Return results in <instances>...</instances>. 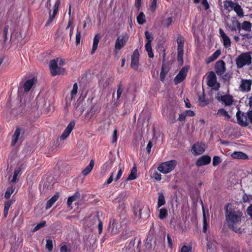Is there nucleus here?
Returning <instances> with one entry per match:
<instances>
[{
	"instance_id": "45",
	"label": "nucleus",
	"mask_w": 252,
	"mask_h": 252,
	"mask_svg": "<svg viewBox=\"0 0 252 252\" xmlns=\"http://www.w3.org/2000/svg\"><path fill=\"white\" fill-rule=\"evenodd\" d=\"M46 248L49 251H52L53 250V242L51 239L46 240Z\"/></svg>"
},
{
	"instance_id": "21",
	"label": "nucleus",
	"mask_w": 252,
	"mask_h": 252,
	"mask_svg": "<svg viewBox=\"0 0 252 252\" xmlns=\"http://www.w3.org/2000/svg\"><path fill=\"white\" fill-rule=\"evenodd\" d=\"M252 83L250 80H242L240 86V90L244 92H249L251 90Z\"/></svg>"
},
{
	"instance_id": "53",
	"label": "nucleus",
	"mask_w": 252,
	"mask_h": 252,
	"mask_svg": "<svg viewBox=\"0 0 252 252\" xmlns=\"http://www.w3.org/2000/svg\"><path fill=\"white\" fill-rule=\"evenodd\" d=\"M166 73L167 71L164 70V67L162 66L160 73V79L161 81H163L164 80Z\"/></svg>"
},
{
	"instance_id": "58",
	"label": "nucleus",
	"mask_w": 252,
	"mask_h": 252,
	"mask_svg": "<svg viewBox=\"0 0 252 252\" xmlns=\"http://www.w3.org/2000/svg\"><path fill=\"white\" fill-rule=\"evenodd\" d=\"M172 22V18L171 17H168L164 21V25L166 27H169Z\"/></svg>"
},
{
	"instance_id": "44",
	"label": "nucleus",
	"mask_w": 252,
	"mask_h": 252,
	"mask_svg": "<svg viewBox=\"0 0 252 252\" xmlns=\"http://www.w3.org/2000/svg\"><path fill=\"white\" fill-rule=\"evenodd\" d=\"M165 203V199L163 194L162 193H159L158 194V205H164Z\"/></svg>"
},
{
	"instance_id": "50",
	"label": "nucleus",
	"mask_w": 252,
	"mask_h": 252,
	"mask_svg": "<svg viewBox=\"0 0 252 252\" xmlns=\"http://www.w3.org/2000/svg\"><path fill=\"white\" fill-rule=\"evenodd\" d=\"M60 0H57L54 6H53V13L57 14L58 10H59V7L60 5Z\"/></svg>"
},
{
	"instance_id": "61",
	"label": "nucleus",
	"mask_w": 252,
	"mask_h": 252,
	"mask_svg": "<svg viewBox=\"0 0 252 252\" xmlns=\"http://www.w3.org/2000/svg\"><path fill=\"white\" fill-rule=\"evenodd\" d=\"M220 55V51L219 50H218L216 51L212 55V58H214V59L215 60L217 59Z\"/></svg>"
},
{
	"instance_id": "10",
	"label": "nucleus",
	"mask_w": 252,
	"mask_h": 252,
	"mask_svg": "<svg viewBox=\"0 0 252 252\" xmlns=\"http://www.w3.org/2000/svg\"><path fill=\"white\" fill-rule=\"evenodd\" d=\"M207 84L209 87L214 89H218L220 87L219 84L217 81L216 74L213 72L209 73L207 77Z\"/></svg>"
},
{
	"instance_id": "51",
	"label": "nucleus",
	"mask_w": 252,
	"mask_h": 252,
	"mask_svg": "<svg viewBox=\"0 0 252 252\" xmlns=\"http://www.w3.org/2000/svg\"><path fill=\"white\" fill-rule=\"evenodd\" d=\"M116 223V220L113 218H112L109 220V227L112 229V231L114 230L115 224Z\"/></svg>"
},
{
	"instance_id": "17",
	"label": "nucleus",
	"mask_w": 252,
	"mask_h": 252,
	"mask_svg": "<svg viewBox=\"0 0 252 252\" xmlns=\"http://www.w3.org/2000/svg\"><path fill=\"white\" fill-rule=\"evenodd\" d=\"M219 33L223 42V45L225 48L229 47L231 45V41L229 36L226 35L222 29H219Z\"/></svg>"
},
{
	"instance_id": "48",
	"label": "nucleus",
	"mask_w": 252,
	"mask_h": 252,
	"mask_svg": "<svg viewBox=\"0 0 252 252\" xmlns=\"http://www.w3.org/2000/svg\"><path fill=\"white\" fill-rule=\"evenodd\" d=\"M167 239L168 248H169L171 249H172L173 245V240L171 235L169 234H167Z\"/></svg>"
},
{
	"instance_id": "24",
	"label": "nucleus",
	"mask_w": 252,
	"mask_h": 252,
	"mask_svg": "<svg viewBox=\"0 0 252 252\" xmlns=\"http://www.w3.org/2000/svg\"><path fill=\"white\" fill-rule=\"evenodd\" d=\"M190 197L192 200L193 205H203L202 201L199 198L198 193L197 190H195L194 193H190Z\"/></svg>"
},
{
	"instance_id": "55",
	"label": "nucleus",
	"mask_w": 252,
	"mask_h": 252,
	"mask_svg": "<svg viewBox=\"0 0 252 252\" xmlns=\"http://www.w3.org/2000/svg\"><path fill=\"white\" fill-rule=\"evenodd\" d=\"M116 169H117V167H116L114 169L113 171L111 173L110 177L108 179L106 182L105 183L106 185L110 184L113 181L114 173V172L116 171Z\"/></svg>"
},
{
	"instance_id": "23",
	"label": "nucleus",
	"mask_w": 252,
	"mask_h": 252,
	"mask_svg": "<svg viewBox=\"0 0 252 252\" xmlns=\"http://www.w3.org/2000/svg\"><path fill=\"white\" fill-rule=\"evenodd\" d=\"M202 209L203 213V232H206L208 226V223L207 221V217H209V213L208 211H207V214L206 215L205 210V206H202Z\"/></svg>"
},
{
	"instance_id": "42",
	"label": "nucleus",
	"mask_w": 252,
	"mask_h": 252,
	"mask_svg": "<svg viewBox=\"0 0 252 252\" xmlns=\"http://www.w3.org/2000/svg\"><path fill=\"white\" fill-rule=\"evenodd\" d=\"M243 200L244 202L249 203L250 205H252V196H248L246 194H245L243 196Z\"/></svg>"
},
{
	"instance_id": "33",
	"label": "nucleus",
	"mask_w": 252,
	"mask_h": 252,
	"mask_svg": "<svg viewBox=\"0 0 252 252\" xmlns=\"http://www.w3.org/2000/svg\"><path fill=\"white\" fill-rule=\"evenodd\" d=\"M217 115L220 117H224V119L226 120H228L230 118L228 112L222 108L218 110Z\"/></svg>"
},
{
	"instance_id": "43",
	"label": "nucleus",
	"mask_w": 252,
	"mask_h": 252,
	"mask_svg": "<svg viewBox=\"0 0 252 252\" xmlns=\"http://www.w3.org/2000/svg\"><path fill=\"white\" fill-rule=\"evenodd\" d=\"M145 35L146 39V43H151L153 40V37L152 34L150 33L149 32L146 31L145 32Z\"/></svg>"
},
{
	"instance_id": "52",
	"label": "nucleus",
	"mask_w": 252,
	"mask_h": 252,
	"mask_svg": "<svg viewBox=\"0 0 252 252\" xmlns=\"http://www.w3.org/2000/svg\"><path fill=\"white\" fill-rule=\"evenodd\" d=\"M60 251L61 252H71V249L69 246L64 245L61 247Z\"/></svg>"
},
{
	"instance_id": "25",
	"label": "nucleus",
	"mask_w": 252,
	"mask_h": 252,
	"mask_svg": "<svg viewBox=\"0 0 252 252\" xmlns=\"http://www.w3.org/2000/svg\"><path fill=\"white\" fill-rule=\"evenodd\" d=\"M231 157L233 158L245 159L248 158V156L241 152H234L231 154Z\"/></svg>"
},
{
	"instance_id": "38",
	"label": "nucleus",
	"mask_w": 252,
	"mask_h": 252,
	"mask_svg": "<svg viewBox=\"0 0 252 252\" xmlns=\"http://www.w3.org/2000/svg\"><path fill=\"white\" fill-rule=\"evenodd\" d=\"M158 0H151L149 5L150 10L154 12L157 7Z\"/></svg>"
},
{
	"instance_id": "16",
	"label": "nucleus",
	"mask_w": 252,
	"mask_h": 252,
	"mask_svg": "<svg viewBox=\"0 0 252 252\" xmlns=\"http://www.w3.org/2000/svg\"><path fill=\"white\" fill-rule=\"evenodd\" d=\"M74 121L70 122V123L67 126L66 128L64 129L62 135L61 136V139L65 140V139H66L69 135L70 133H71L73 129L74 128Z\"/></svg>"
},
{
	"instance_id": "19",
	"label": "nucleus",
	"mask_w": 252,
	"mask_h": 252,
	"mask_svg": "<svg viewBox=\"0 0 252 252\" xmlns=\"http://www.w3.org/2000/svg\"><path fill=\"white\" fill-rule=\"evenodd\" d=\"M25 166L23 164H22L16 169H15L12 177L11 178H9V183H14L17 181L18 176L21 175L22 170H23Z\"/></svg>"
},
{
	"instance_id": "59",
	"label": "nucleus",
	"mask_w": 252,
	"mask_h": 252,
	"mask_svg": "<svg viewBox=\"0 0 252 252\" xmlns=\"http://www.w3.org/2000/svg\"><path fill=\"white\" fill-rule=\"evenodd\" d=\"M10 206H4L3 210V218H6L7 216L8 211L9 210Z\"/></svg>"
},
{
	"instance_id": "3",
	"label": "nucleus",
	"mask_w": 252,
	"mask_h": 252,
	"mask_svg": "<svg viewBox=\"0 0 252 252\" xmlns=\"http://www.w3.org/2000/svg\"><path fill=\"white\" fill-rule=\"evenodd\" d=\"M176 160H171L161 163L158 167V170L163 173L167 174L173 171L177 166Z\"/></svg>"
},
{
	"instance_id": "34",
	"label": "nucleus",
	"mask_w": 252,
	"mask_h": 252,
	"mask_svg": "<svg viewBox=\"0 0 252 252\" xmlns=\"http://www.w3.org/2000/svg\"><path fill=\"white\" fill-rule=\"evenodd\" d=\"M252 24L248 21H244L242 23L241 26V29L250 32L251 31Z\"/></svg>"
},
{
	"instance_id": "9",
	"label": "nucleus",
	"mask_w": 252,
	"mask_h": 252,
	"mask_svg": "<svg viewBox=\"0 0 252 252\" xmlns=\"http://www.w3.org/2000/svg\"><path fill=\"white\" fill-rule=\"evenodd\" d=\"M247 113H244L238 110L236 113V118L238 124L242 126H247L249 125Z\"/></svg>"
},
{
	"instance_id": "30",
	"label": "nucleus",
	"mask_w": 252,
	"mask_h": 252,
	"mask_svg": "<svg viewBox=\"0 0 252 252\" xmlns=\"http://www.w3.org/2000/svg\"><path fill=\"white\" fill-rule=\"evenodd\" d=\"M80 197V193L76 192L73 195L68 197L67 201V205H71L74 201L77 200Z\"/></svg>"
},
{
	"instance_id": "36",
	"label": "nucleus",
	"mask_w": 252,
	"mask_h": 252,
	"mask_svg": "<svg viewBox=\"0 0 252 252\" xmlns=\"http://www.w3.org/2000/svg\"><path fill=\"white\" fill-rule=\"evenodd\" d=\"M137 21L139 24L143 25L145 22V16L143 12H141L137 17Z\"/></svg>"
},
{
	"instance_id": "49",
	"label": "nucleus",
	"mask_w": 252,
	"mask_h": 252,
	"mask_svg": "<svg viewBox=\"0 0 252 252\" xmlns=\"http://www.w3.org/2000/svg\"><path fill=\"white\" fill-rule=\"evenodd\" d=\"M60 0H57L54 6H53V13L57 14L58 10H59V7L60 5Z\"/></svg>"
},
{
	"instance_id": "32",
	"label": "nucleus",
	"mask_w": 252,
	"mask_h": 252,
	"mask_svg": "<svg viewBox=\"0 0 252 252\" xmlns=\"http://www.w3.org/2000/svg\"><path fill=\"white\" fill-rule=\"evenodd\" d=\"M137 178V168L135 166L133 167L130 171V173L128 175L126 180L131 181L136 179Z\"/></svg>"
},
{
	"instance_id": "7",
	"label": "nucleus",
	"mask_w": 252,
	"mask_h": 252,
	"mask_svg": "<svg viewBox=\"0 0 252 252\" xmlns=\"http://www.w3.org/2000/svg\"><path fill=\"white\" fill-rule=\"evenodd\" d=\"M49 67L51 73L53 76L61 74H63L65 72V69L58 65H56V63L54 61H51L50 62Z\"/></svg>"
},
{
	"instance_id": "31",
	"label": "nucleus",
	"mask_w": 252,
	"mask_h": 252,
	"mask_svg": "<svg viewBox=\"0 0 252 252\" xmlns=\"http://www.w3.org/2000/svg\"><path fill=\"white\" fill-rule=\"evenodd\" d=\"M233 10L237 13V15L240 17H243L244 12L243 10L240 5L238 3H236L234 5Z\"/></svg>"
},
{
	"instance_id": "20",
	"label": "nucleus",
	"mask_w": 252,
	"mask_h": 252,
	"mask_svg": "<svg viewBox=\"0 0 252 252\" xmlns=\"http://www.w3.org/2000/svg\"><path fill=\"white\" fill-rule=\"evenodd\" d=\"M78 90V85L76 83L74 84L73 88L70 92V94L66 96V102L67 103L70 102V101L74 99L77 95Z\"/></svg>"
},
{
	"instance_id": "12",
	"label": "nucleus",
	"mask_w": 252,
	"mask_h": 252,
	"mask_svg": "<svg viewBox=\"0 0 252 252\" xmlns=\"http://www.w3.org/2000/svg\"><path fill=\"white\" fill-rule=\"evenodd\" d=\"M189 68L187 66L183 67L179 71V73L174 78L175 84H178L182 82L186 77L187 73Z\"/></svg>"
},
{
	"instance_id": "37",
	"label": "nucleus",
	"mask_w": 252,
	"mask_h": 252,
	"mask_svg": "<svg viewBox=\"0 0 252 252\" xmlns=\"http://www.w3.org/2000/svg\"><path fill=\"white\" fill-rule=\"evenodd\" d=\"M145 49H146V50L147 51V52H148L149 57L150 58H153L154 55L152 52L151 43H146Z\"/></svg>"
},
{
	"instance_id": "35",
	"label": "nucleus",
	"mask_w": 252,
	"mask_h": 252,
	"mask_svg": "<svg viewBox=\"0 0 252 252\" xmlns=\"http://www.w3.org/2000/svg\"><path fill=\"white\" fill-rule=\"evenodd\" d=\"M168 214V210L166 208H161L159 210L158 218L160 220L164 219Z\"/></svg>"
},
{
	"instance_id": "11",
	"label": "nucleus",
	"mask_w": 252,
	"mask_h": 252,
	"mask_svg": "<svg viewBox=\"0 0 252 252\" xmlns=\"http://www.w3.org/2000/svg\"><path fill=\"white\" fill-rule=\"evenodd\" d=\"M206 148V146L204 144L197 143L192 146L191 151L194 155H198L204 153Z\"/></svg>"
},
{
	"instance_id": "27",
	"label": "nucleus",
	"mask_w": 252,
	"mask_h": 252,
	"mask_svg": "<svg viewBox=\"0 0 252 252\" xmlns=\"http://www.w3.org/2000/svg\"><path fill=\"white\" fill-rule=\"evenodd\" d=\"M100 39V37L98 34H96L94 36V40H93V47L91 51V54L93 55L94 54V53L95 52L96 50L97 49L98 44L99 43V40Z\"/></svg>"
},
{
	"instance_id": "15",
	"label": "nucleus",
	"mask_w": 252,
	"mask_h": 252,
	"mask_svg": "<svg viewBox=\"0 0 252 252\" xmlns=\"http://www.w3.org/2000/svg\"><path fill=\"white\" fill-rule=\"evenodd\" d=\"M225 63L222 60H220L216 62L215 66V71L219 75H222L225 71Z\"/></svg>"
},
{
	"instance_id": "40",
	"label": "nucleus",
	"mask_w": 252,
	"mask_h": 252,
	"mask_svg": "<svg viewBox=\"0 0 252 252\" xmlns=\"http://www.w3.org/2000/svg\"><path fill=\"white\" fill-rule=\"evenodd\" d=\"M15 190V187H10L6 189V191L5 193V197L6 198H8L10 197L11 194L14 192Z\"/></svg>"
},
{
	"instance_id": "29",
	"label": "nucleus",
	"mask_w": 252,
	"mask_h": 252,
	"mask_svg": "<svg viewBox=\"0 0 252 252\" xmlns=\"http://www.w3.org/2000/svg\"><path fill=\"white\" fill-rule=\"evenodd\" d=\"M20 129L19 128H16L12 137L11 143L12 145H15L16 142L18 141L20 135Z\"/></svg>"
},
{
	"instance_id": "47",
	"label": "nucleus",
	"mask_w": 252,
	"mask_h": 252,
	"mask_svg": "<svg viewBox=\"0 0 252 252\" xmlns=\"http://www.w3.org/2000/svg\"><path fill=\"white\" fill-rule=\"evenodd\" d=\"M118 172L117 173V175L115 178V180L118 181L122 176L123 172V169L121 165H119L118 167Z\"/></svg>"
},
{
	"instance_id": "62",
	"label": "nucleus",
	"mask_w": 252,
	"mask_h": 252,
	"mask_svg": "<svg viewBox=\"0 0 252 252\" xmlns=\"http://www.w3.org/2000/svg\"><path fill=\"white\" fill-rule=\"evenodd\" d=\"M153 178L157 181H160L161 179V175L158 172H155L153 175Z\"/></svg>"
},
{
	"instance_id": "60",
	"label": "nucleus",
	"mask_w": 252,
	"mask_h": 252,
	"mask_svg": "<svg viewBox=\"0 0 252 252\" xmlns=\"http://www.w3.org/2000/svg\"><path fill=\"white\" fill-rule=\"evenodd\" d=\"M201 4L204 6L205 10H207L209 8V5L207 0H201Z\"/></svg>"
},
{
	"instance_id": "6",
	"label": "nucleus",
	"mask_w": 252,
	"mask_h": 252,
	"mask_svg": "<svg viewBox=\"0 0 252 252\" xmlns=\"http://www.w3.org/2000/svg\"><path fill=\"white\" fill-rule=\"evenodd\" d=\"M226 28L231 31H236L237 30L240 32L241 31V24L235 17H232L229 22L226 23Z\"/></svg>"
},
{
	"instance_id": "5",
	"label": "nucleus",
	"mask_w": 252,
	"mask_h": 252,
	"mask_svg": "<svg viewBox=\"0 0 252 252\" xmlns=\"http://www.w3.org/2000/svg\"><path fill=\"white\" fill-rule=\"evenodd\" d=\"M177 44H178V61L180 64L183 63V53H184V40L181 36H179L177 38Z\"/></svg>"
},
{
	"instance_id": "2",
	"label": "nucleus",
	"mask_w": 252,
	"mask_h": 252,
	"mask_svg": "<svg viewBox=\"0 0 252 252\" xmlns=\"http://www.w3.org/2000/svg\"><path fill=\"white\" fill-rule=\"evenodd\" d=\"M133 212L137 220H144L149 216V209L147 207L144 208V206H134Z\"/></svg>"
},
{
	"instance_id": "39",
	"label": "nucleus",
	"mask_w": 252,
	"mask_h": 252,
	"mask_svg": "<svg viewBox=\"0 0 252 252\" xmlns=\"http://www.w3.org/2000/svg\"><path fill=\"white\" fill-rule=\"evenodd\" d=\"M59 193L58 192L56 193L47 201V205H53L59 199Z\"/></svg>"
},
{
	"instance_id": "63",
	"label": "nucleus",
	"mask_w": 252,
	"mask_h": 252,
	"mask_svg": "<svg viewBox=\"0 0 252 252\" xmlns=\"http://www.w3.org/2000/svg\"><path fill=\"white\" fill-rule=\"evenodd\" d=\"M184 112H185L186 116L191 117V116H193L195 115L194 112L193 111L190 110H186Z\"/></svg>"
},
{
	"instance_id": "26",
	"label": "nucleus",
	"mask_w": 252,
	"mask_h": 252,
	"mask_svg": "<svg viewBox=\"0 0 252 252\" xmlns=\"http://www.w3.org/2000/svg\"><path fill=\"white\" fill-rule=\"evenodd\" d=\"M94 165V161L93 159L90 161L89 164L82 171V174L84 176H87L92 170Z\"/></svg>"
},
{
	"instance_id": "46",
	"label": "nucleus",
	"mask_w": 252,
	"mask_h": 252,
	"mask_svg": "<svg viewBox=\"0 0 252 252\" xmlns=\"http://www.w3.org/2000/svg\"><path fill=\"white\" fill-rule=\"evenodd\" d=\"M221 162V159L219 156H215L213 159V165L216 166Z\"/></svg>"
},
{
	"instance_id": "8",
	"label": "nucleus",
	"mask_w": 252,
	"mask_h": 252,
	"mask_svg": "<svg viewBox=\"0 0 252 252\" xmlns=\"http://www.w3.org/2000/svg\"><path fill=\"white\" fill-rule=\"evenodd\" d=\"M128 39V36L126 34H122L118 37L116 40L115 48L117 50L122 48Z\"/></svg>"
},
{
	"instance_id": "14",
	"label": "nucleus",
	"mask_w": 252,
	"mask_h": 252,
	"mask_svg": "<svg viewBox=\"0 0 252 252\" xmlns=\"http://www.w3.org/2000/svg\"><path fill=\"white\" fill-rule=\"evenodd\" d=\"M139 53L137 49L135 50L131 58V66L134 69H137L139 66Z\"/></svg>"
},
{
	"instance_id": "41",
	"label": "nucleus",
	"mask_w": 252,
	"mask_h": 252,
	"mask_svg": "<svg viewBox=\"0 0 252 252\" xmlns=\"http://www.w3.org/2000/svg\"><path fill=\"white\" fill-rule=\"evenodd\" d=\"M46 221H42L40 223H38L34 228L33 229V232L37 231V230H39L40 228L44 227L46 225Z\"/></svg>"
},
{
	"instance_id": "28",
	"label": "nucleus",
	"mask_w": 252,
	"mask_h": 252,
	"mask_svg": "<svg viewBox=\"0 0 252 252\" xmlns=\"http://www.w3.org/2000/svg\"><path fill=\"white\" fill-rule=\"evenodd\" d=\"M236 3L230 0H226L223 2L224 7L228 11L232 10Z\"/></svg>"
},
{
	"instance_id": "4",
	"label": "nucleus",
	"mask_w": 252,
	"mask_h": 252,
	"mask_svg": "<svg viewBox=\"0 0 252 252\" xmlns=\"http://www.w3.org/2000/svg\"><path fill=\"white\" fill-rule=\"evenodd\" d=\"M251 62L252 57L249 53H245L241 54L236 60V64L239 68H241L246 65H249Z\"/></svg>"
},
{
	"instance_id": "56",
	"label": "nucleus",
	"mask_w": 252,
	"mask_h": 252,
	"mask_svg": "<svg viewBox=\"0 0 252 252\" xmlns=\"http://www.w3.org/2000/svg\"><path fill=\"white\" fill-rule=\"evenodd\" d=\"M52 61H54L56 63V65H58L59 66L63 65L64 63V60L61 58H57L56 60H53Z\"/></svg>"
},
{
	"instance_id": "18",
	"label": "nucleus",
	"mask_w": 252,
	"mask_h": 252,
	"mask_svg": "<svg viewBox=\"0 0 252 252\" xmlns=\"http://www.w3.org/2000/svg\"><path fill=\"white\" fill-rule=\"evenodd\" d=\"M211 157L208 155H204L200 157L196 161V165L197 166H201L208 164L211 162Z\"/></svg>"
},
{
	"instance_id": "57",
	"label": "nucleus",
	"mask_w": 252,
	"mask_h": 252,
	"mask_svg": "<svg viewBox=\"0 0 252 252\" xmlns=\"http://www.w3.org/2000/svg\"><path fill=\"white\" fill-rule=\"evenodd\" d=\"M123 92V90L122 88L121 87V85H120L117 90V99H119L120 98Z\"/></svg>"
},
{
	"instance_id": "64",
	"label": "nucleus",
	"mask_w": 252,
	"mask_h": 252,
	"mask_svg": "<svg viewBox=\"0 0 252 252\" xmlns=\"http://www.w3.org/2000/svg\"><path fill=\"white\" fill-rule=\"evenodd\" d=\"M248 119L249 120V124L251 123L252 124V110L249 111L247 112Z\"/></svg>"
},
{
	"instance_id": "54",
	"label": "nucleus",
	"mask_w": 252,
	"mask_h": 252,
	"mask_svg": "<svg viewBox=\"0 0 252 252\" xmlns=\"http://www.w3.org/2000/svg\"><path fill=\"white\" fill-rule=\"evenodd\" d=\"M192 247L191 246H184L182 247L180 252H191Z\"/></svg>"
},
{
	"instance_id": "22",
	"label": "nucleus",
	"mask_w": 252,
	"mask_h": 252,
	"mask_svg": "<svg viewBox=\"0 0 252 252\" xmlns=\"http://www.w3.org/2000/svg\"><path fill=\"white\" fill-rule=\"evenodd\" d=\"M36 81V79L33 77L32 79L27 80L23 85V88L25 92H29L32 88L34 84Z\"/></svg>"
},
{
	"instance_id": "1",
	"label": "nucleus",
	"mask_w": 252,
	"mask_h": 252,
	"mask_svg": "<svg viewBox=\"0 0 252 252\" xmlns=\"http://www.w3.org/2000/svg\"><path fill=\"white\" fill-rule=\"evenodd\" d=\"M225 216L227 226L236 233L241 234L242 230L240 228L242 223L243 213L239 210H235L232 206H225Z\"/></svg>"
},
{
	"instance_id": "13",
	"label": "nucleus",
	"mask_w": 252,
	"mask_h": 252,
	"mask_svg": "<svg viewBox=\"0 0 252 252\" xmlns=\"http://www.w3.org/2000/svg\"><path fill=\"white\" fill-rule=\"evenodd\" d=\"M218 100L225 106H230L234 102L233 97L229 94L221 95L220 97H219Z\"/></svg>"
}]
</instances>
